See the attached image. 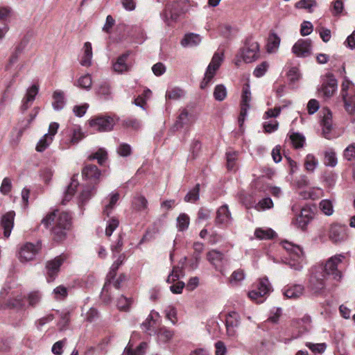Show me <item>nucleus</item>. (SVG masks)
I'll list each match as a JSON object with an SVG mask.
<instances>
[{
	"instance_id": "6e6d98bb",
	"label": "nucleus",
	"mask_w": 355,
	"mask_h": 355,
	"mask_svg": "<svg viewBox=\"0 0 355 355\" xmlns=\"http://www.w3.org/2000/svg\"><path fill=\"white\" fill-rule=\"evenodd\" d=\"M320 207L327 216H331L334 212L333 205L330 200H322L320 203Z\"/></svg>"
},
{
	"instance_id": "5701e85b",
	"label": "nucleus",
	"mask_w": 355,
	"mask_h": 355,
	"mask_svg": "<svg viewBox=\"0 0 355 355\" xmlns=\"http://www.w3.org/2000/svg\"><path fill=\"white\" fill-rule=\"evenodd\" d=\"M332 114L329 109L324 110V116L321 121L322 134L327 139H330V133L332 128Z\"/></svg>"
},
{
	"instance_id": "7ed1b4c3",
	"label": "nucleus",
	"mask_w": 355,
	"mask_h": 355,
	"mask_svg": "<svg viewBox=\"0 0 355 355\" xmlns=\"http://www.w3.org/2000/svg\"><path fill=\"white\" fill-rule=\"evenodd\" d=\"M282 245L288 253V266L295 270H302L304 263L302 249L299 245L288 241L282 242Z\"/></svg>"
},
{
	"instance_id": "412c9836",
	"label": "nucleus",
	"mask_w": 355,
	"mask_h": 355,
	"mask_svg": "<svg viewBox=\"0 0 355 355\" xmlns=\"http://www.w3.org/2000/svg\"><path fill=\"white\" fill-rule=\"evenodd\" d=\"M82 173L85 179L94 182L99 180L101 175V171L93 164L86 165L83 168Z\"/></svg>"
},
{
	"instance_id": "ea45409f",
	"label": "nucleus",
	"mask_w": 355,
	"mask_h": 355,
	"mask_svg": "<svg viewBox=\"0 0 355 355\" xmlns=\"http://www.w3.org/2000/svg\"><path fill=\"white\" fill-rule=\"evenodd\" d=\"M76 86L89 90L92 85V77L89 74H85L78 78L77 83L75 84Z\"/></svg>"
},
{
	"instance_id": "72a5a7b5",
	"label": "nucleus",
	"mask_w": 355,
	"mask_h": 355,
	"mask_svg": "<svg viewBox=\"0 0 355 355\" xmlns=\"http://www.w3.org/2000/svg\"><path fill=\"white\" fill-rule=\"evenodd\" d=\"M292 145L295 148H301L305 143V137L299 132H292L289 135Z\"/></svg>"
},
{
	"instance_id": "f704fd0d",
	"label": "nucleus",
	"mask_w": 355,
	"mask_h": 355,
	"mask_svg": "<svg viewBox=\"0 0 355 355\" xmlns=\"http://www.w3.org/2000/svg\"><path fill=\"white\" fill-rule=\"evenodd\" d=\"M318 165V159L313 154H308L304 159V166L308 172L313 173Z\"/></svg>"
},
{
	"instance_id": "338daca9",
	"label": "nucleus",
	"mask_w": 355,
	"mask_h": 355,
	"mask_svg": "<svg viewBox=\"0 0 355 355\" xmlns=\"http://www.w3.org/2000/svg\"><path fill=\"white\" fill-rule=\"evenodd\" d=\"M38 87L35 85L31 87L27 90L25 98H26L28 101L33 102L38 93Z\"/></svg>"
},
{
	"instance_id": "cd10ccee",
	"label": "nucleus",
	"mask_w": 355,
	"mask_h": 355,
	"mask_svg": "<svg viewBox=\"0 0 355 355\" xmlns=\"http://www.w3.org/2000/svg\"><path fill=\"white\" fill-rule=\"evenodd\" d=\"M193 120L192 115L189 113L187 109H182L177 118L175 123L176 129L182 128L189 124Z\"/></svg>"
},
{
	"instance_id": "1a4fd4ad",
	"label": "nucleus",
	"mask_w": 355,
	"mask_h": 355,
	"mask_svg": "<svg viewBox=\"0 0 355 355\" xmlns=\"http://www.w3.org/2000/svg\"><path fill=\"white\" fill-rule=\"evenodd\" d=\"M241 56L246 63L255 61L259 57V45L252 38L246 40L244 46L241 50Z\"/></svg>"
},
{
	"instance_id": "f3484780",
	"label": "nucleus",
	"mask_w": 355,
	"mask_h": 355,
	"mask_svg": "<svg viewBox=\"0 0 355 355\" xmlns=\"http://www.w3.org/2000/svg\"><path fill=\"white\" fill-rule=\"evenodd\" d=\"M15 212L10 211L4 214L0 220V226L3 230V235L6 238L10 236L12 230L14 227Z\"/></svg>"
},
{
	"instance_id": "c756f323",
	"label": "nucleus",
	"mask_w": 355,
	"mask_h": 355,
	"mask_svg": "<svg viewBox=\"0 0 355 355\" xmlns=\"http://www.w3.org/2000/svg\"><path fill=\"white\" fill-rule=\"evenodd\" d=\"M78 184L79 183L76 179V176L73 175L71 178V181L69 185H68L67 189L64 193V198L62 202L63 205L71 199L72 196L74 195L77 187L78 186Z\"/></svg>"
},
{
	"instance_id": "423d86ee",
	"label": "nucleus",
	"mask_w": 355,
	"mask_h": 355,
	"mask_svg": "<svg viewBox=\"0 0 355 355\" xmlns=\"http://www.w3.org/2000/svg\"><path fill=\"white\" fill-rule=\"evenodd\" d=\"M89 125L95 131L109 132L111 131L114 125V119L106 115H97L92 117L88 121Z\"/></svg>"
},
{
	"instance_id": "79ce46f5",
	"label": "nucleus",
	"mask_w": 355,
	"mask_h": 355,
	"mask_svg": "<svg viewBox=\"0 0 355 355\" xmlns=\"http://www.w3.org/2000/svg\"><path fill=\"white\" fill-rule=\"evenodd\" d=\"M324 164L331 167H334L337 164V157L335 152L331 150L325 151Z\"/></svg>"
},
{
	"instance_id": "20e7f679",
	"label": "nucleus",
	"mask_w": 355,
	"mask_h": 355,
	"mask_svg": "<svg viewBox=\"0 0 355 355\" xmlns=\"http://www.w3.org/2000/svg\"><path fill=\"white\" fill-rule=\"evenodd\" d=\"M341 96L345 110L349 114L355 113V87L354 83L345 77L342 83Z\"/></svg>"
},
{
	"instance_id": "49530a36",
	"label": "nucleus",
	"mask_w": 355,
	"mask_h": 355,
	"mask_svg": "<svg viewBox=\"0 0 355 355\" xmlns=\"http://www.w3.org/2000/svg\"><path fill=\"white\" fill-rule=\"evenodd\" d=\"M107 158V152L103 148L98 149L95 153L90 155L89 156V159L90 160L97 159L98 163L100 165H103L105 163Z\"/></svg>"
},
{
	"instance_id": "ddd939ff",
	"label": "nucleus",
	"mask_w": 355,
	"mask_h": 355,
	"mask_svg": "<svg viewBox=\"0 0 355 355\" xmlns=\"http://www.w3.org/2000/svg\"><path fill=\"white\" fill-rule=\"evenodd\" d=\"M40 249L39 243L33 244L32 243H26L19 250V260L21 262H26L33 260Z\"/></svg>"
},
{
	"instance_id": "58836bf2",
	"label": "nucleus",
	"mask_w": 355,
	"mask_h": 355,
	"mask_svg": "<svg viewBox=\"0 0 355 355\" xmlns=\"http://www.w3.org/2000/svg\"><path fill=\"white\" fill-rule=\"evenodd\" d=\"M132 302V298H128L124 295H121L117 300V307L120 311L127 312L130 311Z\"/></svg>"
},
{
	"instance_id": "bb28decb",
	"label": "nucleus",
	"mask_w": 355,
	"mask_h": 355,
	"mask_svg": "<svg viewBox=\"0 0 355 355\" xmlns=\"http://www.w3.org/2000/svg\"><path fill=\"white\" fill-rule=\"evenodd\" d=\"M201 42V37L195 33L186 34L181 41V44L184 47H193L198 45Z\"/></svg>"
},
{
	"instance_id": "09e8293b",
	"label": "nucleus",
	"mask_w": 355,
	"mask_h": 355,
	"mask_svg": "<svg viewBox=\"0 0 355 355\" xmlns=\"http://www.w3.org/2000/svg\"><path fill=\"white\" fill-rule=\"evenodd\" d=\"M184 94L185 92L183 89L178 87H174L166 92V98L173 100H178L183 97Z\"/></svg>"
},
{
	"instance_id": "de8ad7c7",
	"label": "nucleus",
	"mask_w": 355,
	"mask_h": 355,
	"mask_svg": "<svg viewBox=\"0 0 355 355\" xmlns=\"http://www.w3.org/2000/svg\"><path fill=\"white\" fill-rule=\"evenodd\" d=\"M200 184H197L184 197V200L189 202H196L199 199Z\"/></svg>"
},
{
	"instance_id": "dca6fc26",
	"label": "nucleus",
	"mask_w": 355,
	"mask_h": 355,
	"mask_svg": "<svg viewBox=\"0 0 355 355\" xmlns=\"http://www.w3.org/2000/svg\"><path fill=\"white\" fill-rule=\"evenodd\" d=\"M347 227L340 224H334L329 230V239L334 243H338L344 241L347 238Z\"/></svg>"
},
{
	"instance_id": "a18cd8bd",
	"label": "nucleus",
	"mask_w": 355,
	"mask_h": 355,
	"mask_svg": "<svg viewBox=\"0 0 355 355\" xmlns=\"http://www.w3.org/2000/svg\"><path fill=\"white\" fill-rule=\"evenodd\" d=\"M227 89L225 85H218L214 91V97L218 101H223L227 96Z\"/></svg>"
},
{
	"instance_id": "680f3d73",
	"label": "nucleus",
	"mask_w": 355,
	"mask_h": 355,
	"mask_svg": "<svg viewBox=\"0 0 355 355\" xmlns=\"http://www.w3.org/2000/svg\"><path fill=\"white\" fill-rule=\"evenodd\" d=\"M12 189L11 180L8 178H3L0 187V192L3 195H7Z\"/></svg>"
},
{
	"instance_id": "6ab92c4d",
	"label": "nucleus",
	"mask_w": 355,
	"mask_h": 355,
	"mask_svg": "<svg viewBox=\"0 0 355 355\" xmlns=\"http://www.w3.org/2000/svg\"><path fill=\"white\" fill-rule=\"evenodd\" d=\"M240 318L238 313L235 311L230 312L226 316L225 325L227 329V334L230 336H233L235 334L234 327L239 325Z\"/></svg>"
},
{
	"instance_id": "69168bd1",
	"label": "nucleus",
	"mask_w": 355,
	"mask_h": 355,
	"mask_svg": "<svg viewBox=\"0 0 355 355\" xmlns=\"http://www.w3.org/2000/svg\"><path fill=\"white\" fill-rule=\"evenodd\" d=\"M124 125L128 128H132L134 130H139L141 127L140 121L135 118H129L124 121Z\"/></svg>"
},
{
	"instance_id": "473e14b6",
	"label": "nucleus",
	"mask_w": 355,
	"mask_h": 355,
	"mask_svg": "<svg viewBox=\"0 0 355 355\" xmlns=\"http://www.w3.org/2000/svg\"><path fill=\"white\" fill-rule=\"evenodd\" d=\"M255 236L259 239H271L276 236V233L271 228H257L254 232Z\"/></svg>"
},
{
	"instance_id": "a19ab883",
	"label": "nucleus",
	"mask_w": 355,
	"mask_h": 355,
	"mask_svg": "<svg viewBox=\"0 0 355 355\" xmlns=\"http://www.w3.org/2000/svg\"><path fill=\"white\" fill-rule=\"evenodd\" d=\"M97 94L104 99L110 98L111 95V88L110 84L107 82L101 83L98 87Z\"/></svg>"
},
{
	"instance_id": "0e129e2a",
	"label": "nucleus",
	"mask_w": 355,
	"mask_h": 355,
	"mask_svg": "<svg viewBox=\"0 0 355 355\" xmlns=\"http://www.w3.org/2000/svg\"><path fill=\"white\" fill-rule=\"evenodd\" d=\"M279 123L277 121L273 122H265L263 124V129L266 132L271 133L276 131L278 129Z\"/></svg>"
},
{
	"instance_id": "e433bc0d",
	"label": "nucleus",
	"mask_w": 355,
	"mask_h": 355,
	"mask_svg": "<svg viewBox=\"0 0 355 355\" xmlns=\"http://www.w3.org/2000/svg\"><path fill=\"white\" fill-rule=\"evenodd\" d=\"M176 227L180 232H184L188 229L189 225L190 219L187 214L183 213L180 214L177 218Z\"/></svg>"
},
{
	"instance_id": "c9c22d12",
	"label": "nucleus",
	"mask_w": 355,
	"mask_h": 355,
	"mask_svg": "<svg viewBox=\"0 0 355 355\" xmlns=\"http://www.w3.org/2000/svg\"><path fill=\"white\" fill-rule=\"evenodd\" d=\"M132 206L138 211H144L148 207V200L141 195L136 196L132 200Z\"/></svg>"
},
{
	"instance_id": "0eeeda50",
	"label": "nucleus",
	"mask_w": 355,
	"mask_h": 355,
	"mask_svg": "<svg viewBox=\"0 0 355 355\" xmlns=\"http://www.w3.org/2000/svg\"><path fill=\"white\" fill-rule=\"evenodd\" d=\"M223 53L216 52L214 54L212 59L207 68L205 78L201 83L200 87L202 89L205 88L207 85L211 81L212 78L216 74V71L221 65V63L223 61Z\"/></svg>"
},
{
	"instance_id": "13d9d810",
	"label": "nucleus",
	"mask_w": 355,
	"mask_h": 355,
	"mask_svg": "<svg viewBox=\"0 0 355 355\" xmlns=\"http://www.w3.org/2000/svg\"><path fill=\"white\" fill-rule=\"evenodd\" d=\"M94 193L95 189L94 187L92 188H86L83 189L79 197L82 205L85 203L92 196L94 195Z\"/></svg>"
},
{
	"instance_id": "e2e57ef3",
	"label": "nucleus",
	"mask_w": 355,
	"mask_h": 355,
	"mask_svg": "<svg viewBox=\"0 0 355 355\" xmlns=\"http://www.w3.org/2000/svg\"><path fill=\"white\" fill-rule=\"evenodd\" d=\"M313 25L310 21H305L301 24L300 33L303 36L309 35L313 31Z\"/></svg>"
},
{
	"instance_id": "a878e982",
	"label": "nucleus",
	"mask_w": 355,
	"mask_h": 355,
	"mask_svg": "<svg viewBox=\"0 0 355 355\" xmlns=\"http://www.w3.org/2000/svg\"><path fill=\"white\" fill-rule=\"evenodd\" d=\"M224 254L216 250H212L207 252V259L211 264H212L215 268H218L220 266L222 261L223 260Z\"/></svg>"
},
{
	"instance_id": "774afa93",
	"label": "nucleus",
	"mask_w": 355,
	"mask_h": 355,
	"mask_svg": "<svg viewBox=\"0 0 355 355\" xmlns=\"http://www.w3.org/2000/svg\"><path fill=\"white\" fill-rule=\"evenodd\" d=\"M344 157L349 161L355 157V144H351L344 151Z\"/></svg>"
},
{
	"instance_id": "9b49d317",
	"label": "nucleus",
	"mask_w": 355,
	"mask_h": 355,
	"mask_svg": "<svg viewBox=\"0 0 355 355\" xmlns=\"http://www.w3.org/2000/svg\"><path fill=\"white\" fill-rule=\"evenodd\" d=\"M251 101V92L250 85L245 84L242 90L241 102V112L239 116V123L241 126L245 121V117L247 115L248 110L250 109V102Z\"/></svg>"
},
{
	"instance_id": "4d7b16f0",
	"label": "nucleus",
	"mask_w": 355,
	"mask_h": 355,
	"mask_svg": "<svg viewBox=\"0 0 355 355\" xmlns=\"http://www.w3.org/2000/svg\"><path fill=\"white\" fill-rule=\"evenodd\" d=\"M41 298L42 295L38 291L31 292L27 296L28 304L31 306H36L40 302Z\"/></svg>"
},
{
	"instance_id": "2eb2a0df",
	"label": "nucleus",
	"mask_w": 355,
	"mask_h": 355,
	"mask_svg": "<svg viewBox=\"0 0 355 355\" xmlns=\"http://www.w3.org/2000/svg\"><path fill=\"white\" fill-rule=\"evenodd\" d=\"M64 261V257L62 256L56 257L55 259L47 261L46 264L47 281L53 282L57 277L60 266Z\"/></svg>"
},
{
	"instance_id": "c03bdc74",
	"label": "nucleus",
	"mask_w": 355,
	"mask_h": 355,
	"mask_svg": "<svg viewBox=\"0 0 355 355\" xmlns=\"http://www.w3.org/2000/svg\"><path fill=\"white\" fill-rule=\"evenodd\" d=\"M53 141L51 136L45 134L38 141L36 146V150L38 152H43Z\"/></svg>"
},
{
	"instance_id": "4be33fe9",
	"label": "nucleus",
	"mask_w": 355,
	"mask_h": 355,
	"mask_svg": "<svg viewBox=\"0 0 355 355\" xmlns=\"http://www.w3.org/2000/svg\"><path fill=\"white\" fill-rule=\"evenodd\" d=\"M232 220L231 214L227 205H222L216 212V223L227 225Z\"/></svg>"
},
{
	"instance_id": "5fc2aeb1",
	"label": "nucleus",
	"mask_w": 355,
	"mask_h": 355,
	"mask_svg": "<svg viewBox=\"0 0 355 355\" xmlns=\"http://www.w3.org/2000/svg\"><path fill=\"white\" fill-rule=\"evenodd\" d=\"M269 64L268 62L264 61L258 64L253 71V74L257 78L262 77L268 71Z\"/></svg>"
},
{
	"instance_id": "603ef678",
	"label": "nucleus",
	"mask_w": 355,
	"mask_h": 355,
	"mask_svg": "<svg viewBox=\"0 0 355 355\" xmlns=\"http://www.w3.org/2000/svg\"><path fill=\"white\" fill-rule=\"evenodd\" d=\"M227 167L228 170H234L236 161L237 159V152L228 151L226 153Z\"/></svg>"
},
{
	"instance_id": "4468645a",
	"label": "nucleus",
	"mask_w": 355,
	"mask_h": 355,
	"mask_svg": "<svg viewBox=\"0 0 355 355\" xmlns=\"http://www.w3.org/2000/svg\"><path fill=\"white\" fill-rule=\"evenodd\" d=\"M312 44L309 39L298 40L292 47V52L297 57L306 58L311 54Z\"/></svg>"
},
{
	"instance_id": "3c124183",
	"label": "nucleus",
	"mask_w": 355,
	"mask_h": 355,
	"mask_svg": "<svg viewBox=\"0 0 355 355\" xmlns=\"http://www.w3.org/2000/svg\"><path fill=\"white\" fill-rule=\"evenodd\" d=\"M119 199V194L118 193H112L110 196V202L109 203L105 205V207L103 210L104 214H106L107 216H109L113 207H114L115 204Z\"/></svg>"
},
{
	"instance_id": "aec40b11",
	"label": "nucleus",
	"mask_w": 355,
	"mask_h": 355,
	"mask_svg": "<svg viewBox=\"0 0 355 355\" xmlns=\"http://www.w3.org/2000/svg\"><path fill=\"white\" fill-rule=\"evenodd\" d=\"M66 133L69 137L68 143L72 145L77 144L84 137V134L81 130L80 125H73L66 130Z\"/></svg>"
},
{
	"instance_id": "2f4dec72",
	"label": "nucleus",
	"mask_w": 355,
	"mask_h": 355,
	"mask_svg": "<svg viewBox=\"0 0 355 355\" xmlns=\"http://www.w3.org/2000/svg\"><path fill=\"white\" fill-rule=\"evenodd\" d=\"M157 336L159 343H166L172 339L173 332L166 327H161L157 332Z\"/></svg>"
},
{
	"instance_id": "4c0bfd02",
	"label": "nucleus",
	"mask_w": 355,
	"mask_h": 355,
	"mask_svg": "<svg viewBox=\"0 0 355 355\" xmlns=\"http://www.w3.org/2000/svg\"><path fill=\"white\" fill-rule=\"evenodd\" d=\"M26 44L21 42L15 48L12 53L8 65L6 66V69H8L9 67H10L12 64H14L18 60L19 55L21 53L23 50L25 48Z\"/></svg>"
},
{
	"instance_id": "7c9ffc66",
	"label": "nucleus",
	"mask_w": 355,
	"mask_h": 355,
	"mask_svg": "<svg viewBox=\"0 0 355 355\" xmlns=\"http://www.w3.org/2000/svg\"><path fill=\"white\" fill-rule=\"evenodd\" d=\"M53 101L52 103L53 107L55 110H61L64 105V92L60 90H56L53 94Z\"/></svg>"
},
{
	"instance_id": "f03ea898",
	"label": "nucleus",
	"mask_w": 355,
	"mask_h": 355,
	"mask_svg": "<svg viewBox=\"0 0 355 355\" xmlns=\"http://www.w3.org/2000/svg\"><path fill=\"white\" fill-rule=\"evenodd\" d=\"M188 7L189 0H175L168 2L161 14V17L168 25H171L187 12Z\"/></svg>"
},
{
	"instance_id": "b1692460",
	"label": "nucleus",
	"mask_w": 355,
	"mask_h": 355,
	"mask_svg": "<svg viewBox=\"0 0 355 355\" xmlns=\"http://www.w3.org/2000/svg\"><path fill=\"white\" fill-rule=\"evenodd\" d=\"M304 288L301 284L287 286L283 289L284 295L290 299H296L300 297L304 293Z\"/></svg>"
},
{
	"instance_id": "393cba45",
	"label": "nucleus",
	"mask_w": 355,
	"mask_h": 355,
	"mask_svg": "<svg viewBox=\"0 0 355 355\" xmlns=\"http://www.w3.org/2000/svg\"><path fill=\"white\" fill-rule=\"evenodd\" d=\"M83 55L80 60V64L84 67H89L92 64V59L93 56L92 48L90 42H87L84 44Z\"/></svg>"
},
{
	"instance_id": "864d4df0",
	"label": "nucleus",
	"mask_w": 355,
	"mask_h": 355,
	"mask_svg": "<svg viewBox=\"0 0 355 355\" xmlns=\"http://www.w3.org/2000/svg\"><path fill=\"white\" fill-rule=\"evenodd\" d=\"M314 6H316L315 0H300L295 3L297 8L308 10L309 12H312L311 8Z\"/></svg>"
},
{
	"instance_id": "f257e3e1",
	"label": "nucleus",
	"mask_w": 355,
	"mask_h": 355,
	"mask_svg": "<svg viewBox=\"0 0 355 355\" xmlns=\"http://www.w3.org/2000/svg\"><path fill=\"white\" fill-rule=\"evenodd\" d=\"M71 216L67 212H60L58 210L46 215L42 220V223L48 228L52 223L53 227L51 233L53 239L56 241H62L67 234V232L69 230L71 222Z\"/></svg>"
},
{
	"instance_id": "bf43d9fd",
	"label": "nucleus",
	"mask_w": 355,
	"mask_h": 355,
	"mask_svg": "<svg viewBox=\"0 0 355 355\" xmlns=\"http://www.w3.org/2000/svg\"><path fill=\"white\" fill-rule=\"evenodd\" d=\"M67 343V339L64 338L61 340L55 342L51 348V352L55 355H62L63 353L62 348Z\"/></svg>"
},
{
	"instance_id": "39448f33",
	"label": "nucleus",
	"mask_w": 355,
	"mask_h": 355,
	"mask_svg": "<svg viewBox=\"0 0 355 355\" xmlns=\"http://www.w3.org/2000/svg\"><path fill=\"white\" fill-rule=\"evenodd\" d=\"M345 256L339 254L330 257L324 264L322 268L325 276H331L334 279L339 281L342 277L341 270L340 269L341 264Z\"/></svg>"
},
{
	"instance_id": "a211bd4d",
	"label": "nucleus",
	"mask_w": 355,
	"mask_h": 355,
	"mask_svg": "<svg viewBox=\"0 0 355 355\" xmlns=\"http://www.w3.org/2000/svg\"><path fill=\"white\" fill-rule=\"evenodd\" d=\"M130 55V52L126 51L116 58V61L112 64V69L115 72L122 73L130 70L131 64L128 62Z\"/></svg>"
},
{
	"instance_id": "6e6552de",
	"label": "nucleus",
	"mask_w": 355,
	"mask_h": 355,
	"mask_svg": "<svg viewBox=\"0 0 355 355\" xmlns=\"http://www.w3.org/2000/svg\"><path fill=\"white\" fill-rule=\"evenodd\" d=\"M327 277L320 267L313 269L309 280L308 288L313 293H319L325 288Z\"/></svg>"
},
{
	"instance_id": "9d476101",
	"label": "nucleus",
	"mask_w": 355,
	"mask_h": 355,
	"mask_svg": "<svg viewBox=\"0 0 355 355\" xmlns=\"http://www.w3.org/2000/svg\"><path fill=\"white\" fill-rule=\"evenodd\" d=\"M338 82L334 76L328 73L322 80L321 85L318 89L319 94L324 98L331 97L337 91Z\"/></svg>"
},
{
	"instance_id": "37998d69",
	"label": "nucleus",
	"mask_w": 355,
	"mask_h": 355,
	"mask_svg": "<svg viewBox=\"0 0 355 355\" xmlns=\"http://www.w3.org/2000/svg\"><path fill=\"white\" fill-rule=\"evenodd\" d=\"M272 287L268 281L266 277L259 279L257 290L259 291V294H268L271 291Z\"/></svg>"
},
{
	"instance_id": "052dcab7",
	"label": "nucleus",
	"mask_w": 355,
	"mask_h": 355,
	"mask_svg": "<svg viewBox=\"0 0 355 355\" xmlns=\"http://www.w3.org/2000/svg\"><path fill=\"white\" fill-rule=\"evenodd\" d=\"M119 222L116 218H111L108 221V224H107L106 230H105L106 236H110L112 234L113 232L119 226Z\"/></svg>"
},
{
	"instance_id": "8fccbe9b",
	"label": "nucleus",
	"mask_w": 355,
	"mask_h": 355,
	"mask_svg": "<svg viewBox=\"0 0 355 355\" xmlns=\"http://www.w3.org/2000/svg\"><path fill=\"white\" fill-rule=\"evenodd\" d=\"M125 257L123 254H120L117 259L112 263L110 271L108 274V277L111 279L114 278L116 274V271L119 269V266L123 263L125 260Z\"/></svg>"
},
{
	"instance_id": "c85d7f7f",
	"label": "nucleus",
	"mask_w": 355,
	"mask_h": 355,
	"mask_svg": "<svg viewBox=\"0 0 355 355\" xmlns=\"http://www.w3.org/2000/svg\"><path fill=\"white\" fill-rule=\"evenodd\" d=\"M280 41V37L276 33H270L268 38L267 51L270 53L276 52L279 49Z\"/></svg>"
},
{
	"instance_id": "f8f14e48",
	"label": "nucleus",
	"mask_w": 355,
	"mask_h": 355,
	"mask_svg": "<svg viewBox=\"0 0 355 355\" xmlns=\"http://www.w3.org/2000/svg\"><path fill=\"white\" fill-rule=\"evenodd\" d=\"M313 212L310 207H304L301 209L300 214L292 221V224L302 230H306L308 224L313 218Z\"/></svg>"
}]
</instances>
